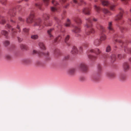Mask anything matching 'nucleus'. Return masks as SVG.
I'll list each match as a JSON object with an SVG mask.
<instances>
[{
	"label": "nucleus",
	"instance_id": "obj_38",
	"mask_svg": "<svg viewBox=\"0 0 131 131\" xmlns=\"http://www.w3.org/2000/svg\"><path fill=\"white\" fill-rule=\"evenodd\" d=\"M70 20L68 19H67L66 23L65 24V26L66 27H69L70 25Z\"/></svg>",
	"mask_w": 131,
	"mask_h": 131
},
{
	"label": "nucleus",
	"instance_id": "obj_17",
	"mask_svg": "<svg viewBox=\"0 0 131 131\" xmlns=\"http://www.w3.org/2000/svg\"><path fill=\"white\" fill-rule=\"evenodd\" d=\"M78 52V50L77 47L75 46H73L71 52L73 54L77 53Z\"/></svg>",
	"mask_w": 131,
	"mask_h": 131
},
{
	"label": "nucleus",
	"instance_id": "obj_22",
	"mask_svg": "<svg viewBox=\"0 0 131 131\" xmlns=\"http://www.w3.org/2000/svg\"><path fill=\"white\" fill-rule=\"evenodd\" d=\"M88 58L92 60H93L96 59L97 58V57L96 56L90 55L89 54L88 55Z\"/></svg>",
	"mask_w": 131,
	"mask_h": 131
},
{
	"label": "nucleus",
	"instance_id": "obj_45",
	"mask_svg": "<svg viewBox=\"0 0 131 131\" xmlns=\"http://www.w3.org/2000/svg\"><path fill=\"white\" fill-rule=\"evenodd\" d=\"M35 5L36 6L38 7V8L40 9V8L41 6L42 5L41 4L39 3L36 4Z\"/></svg>",
	"mask_w": 131,
	"mask_h": 131
},
{
	"label": "nucleus",
	"instance_id": "obj_13",
	"mask_svg": "<svg viewBox=\"0 0 131 131\" xmlns=\"http://www.w3.org/2000/svg\"><path fill=\"white\" fill-rule=\"evenodd\" d=\"M124 70L126 71L128 70L129 68V65L128 62H125L123 66Z\"/></svg>",
	"mask_w": 131,
	"mask_h": 131
},
{
	"label": "nucleus",
	"instance_id": "obj_51",
	"mask_svg": "<svg viewBox=\"0 0 131 131\" xmlns=\"http://www.w3.org/2000/svg\"><path fill=\"white\" fill-rule=\"evenodd\" d=\"M6 58L8 60L10 59L11 58V56L9 55H7L6 56Z\"/></svg>",
	"mask_w": 131,
	"mask_h": 131
},
{
	"label": "nucleus",
	"instance_id": "obj_36",
	"mask_svg": "<svg viewBox=\"0 0 131 131\" xmlns=\"http://www.w3.org/2000/svg\"><path fill=\"white\" fill-rule=\"evenodd\" d=\"M38 38V36L37 35H32L31 36V38L33 39H36Z\"/></svg>",
	"mask_w": 131,
	"mask_h": 131
},
{
	"label": "nucleus",
	"instance_id": "obj_20",
	"mask_svg": "<svg viewBox=\"0 0 131 131\" xmlns=\"http://www.w3.org/2000/svg\"><path fill=\"white\" fill-rule=\"evenodd\" d=\"M39 46L40 48L42 50H45L46 48L43 43L42 42H40L39 43Z\"/></svg>",
	"mask_w": 131,
	"mask_h": 131
},
{
	"label": "nucleus",
	"instance_id": "obj_10",
	"mask_svg": "<svg viewBox=\"0 0 131 131\" xmlns=\"http://www.w3.org/2000/svg\"><path fill=\"white\" fill-rule=\"evenodd\" d=\"M8 28L11 30L12 36L13 37L16 32V30L12 27L9 24H7L6 26Z\"/></svg>",
	"mask_w": 131,
	"mask_h": 131
},
{
	"label": "nucleus",
	"instance_id": "obj_15",
	"mask_svg": "<svg viewBox=\"0 0 131 131\" xmlns=\"http://www.w3.org/2000/svg\"><path fill=\"white\" fill-rule=\"evenodd\" d=\"M101 43V41L100 39H96L93 41V43L94 45L96 46H99Z\"/></svg>",
	"mask_w": 131,
	"mask_h": 131
},
{
	"label": "nucleus",
	"instance_id": "obj_48",
	"mask_svg": "<svg viewBox=\"0 0 131 131\" xmlns=\"http://www.w3.org/2000/svg\"><path fill=\"white\" fill-rule=\"evenodd\" d=\"M124 57L125 55H122L121 54L118 55V57L119 59H121L122 58H123Z\"/></svg>",
	"mask_w": 131,
	"mask_h": 131
},
{
	"label": "nucleus",
	"instance_id": "obj_33",
	"mask_svg": "<svg viewBox=\"0 0 131 131\" xmlns=\"http://www.w3.org/2000/svg\"><path fill=\"white\" fill-rule=\"evenodd\" d=\"M124 51L126 52L130 53H131V48H128L127 47H126L124 49Z\"/></svg>",
	"mask_w": 131,
	"mask_h": 131
},
{
	"label": "nucleus",
	"instance_id": "obj_6",
	"mask_svg": "<svg viewBox=\"0 0 131 131\" xmlns=\"http://www.w3.org/2000/svg\"><path fill=\"white\" fill-rule=\"evenodd\" d=\"M16 10V9L14 8L10 9L8 13V14L10 17V22L13 23H15V21L13 20L12 18L15 16Z\"/></svg>",
	"mask_w": 131,
	"mask_h": 131
},
{
	"label": "nucleus",
	"instance_id": "obj_25",
	"mask_svg": "<svg viewBox=\"0 0 131 131\" xmlns=\"http://www.w3.org/2000/svg\"><path fill=\"white\" fill-rule=\"evenodd\" d=\"M70 38V36L69 35H68L65 38L64 40V41L66 45L68 46H70V44L67 41L69 40Z\"/></svg>",
	"mask_w": 131,
	"mask_h": 131
},
{
	"label": "nucleus",
	"instance_id": "obj_58",
	"mask_svg": "<svg viewBox=\"0 0 131 131\" xmlns=\"http://www.w3.org/2000/svg\"><path fill=\"white\" fill-rule=\"evenodd\" d=\"M121 29V30H122V31H123V30H126V28H125L124 27H122Z\"/></svg>",
	"mask_w": 131,
	"mask_h": 131
},
{
	"label": "nucleus",
	"instance_id": "obj_16",
	"mask_svg": "<svg viewBox=\"0 0 131 131\" xmlns=\"http://www.w3.org/2000/svg\"><path fill=\"white\" fill-rule=\"evenodd\" d=\"M90 10L88 8H84L82 10L83 12L86 15H89L90 14Z\"/></svg>",
	"mask_w": 131,
	"mask_h": 131
},
{
	"label": "nucleus",
	"instance_id": "obj_28",
	"mask_svg": "<svg viewBox=\"0 0 131 131\" xmlns=\"http://www.w3.org/2000/svg\"><path fill=\"white\" fill-rule=\"evenodd\" d=\"M103 11L105 14H107L109 15H111V14L108 11V10L106 8L103 9Z\"/></svg>",
	"mask_w": 131,
	"mask_h": 131
},
{
	"label": "nucleus",
	"instance_id": "obj_31",
	"mask_svg": "<svg viewBox=\"0 0 131 131\" xmlns=\"http://www.w3.org/2000/svg\"><path fill=\"white\" fill-rule=\"evenodd\" d=\"M116 58V56L115 54H113L110 56V59L112 62L115 61Z\"/></svg>",
	"mask_w": 131,
	"mask_h": 131
},
{
	"label": "nucleus",
	"instance_id": "obj_54",
	"mask_svg": "<svg viewBox=\"0 0 131 131\" xmlns=\"http://www.w3.org/2000/svg\"><path fill=\"white\" fill-rule=\"evenodd\" d=\"M19 20L22 21H24V19L21 17H19L18 18Z\"/></svg>",
	"mask_w": 131,
	"mask_h": 131
},
{
	"label": "nucleus",
	"instance_id": "obj_19",
	"mask_svg": "<svg viewBox=\"0 0 131 131\" xmlns=\"http://www.w3.org/2000/svg\"><path fill=\"white\" fill-rule=\"evenodd\" d=\"M1 33L2 35L5 36L6 38H8V32L7 31L4 30H3L1 31Z\"/></svg>",
	"mask_w": 131,
	"mask_h": 131
},
{
	"label": "nucleus",
	"instance_id": "obj_37",
	"mask_svg": "<svg viewBox=\"0 0 131 131\" xmlns=\"http://www.w3.org/2000/svg\"><path fill=\"white\" fill-rule=\"evenodd\" d=\"M94 8L98 13L99 12L100 10V8L95 5L94 6Z\"/></svg>",
	"mask_w": 131,
	"mask_h": 131
},
{
	"label": "nucleus",
	"instance_id": "obj_27",
	"mask_svg": "<svg viewBox=\"0 0 131 131\" xmlns=\"http://www.w3.org/2000/svg\"><path fill=\"white\" fill-rule=\"evenodd\" d=\"M75 71V70L74 69H71L68 70V73L69 75H72L74 73Z\"/></svg>",
	"mask_w": 131,
	"mask_h": 131
},
{
	"label": "nucleus",
	"instance_id": "obj_21",
	"mask_svg": "<svg viewBox=\"0 0 131 131\" xmlns=\"http://www.w3.org/2000/svg\"><path fill=\"white\" fill-rule=\"evenodd\" d=\"M62 38L61 36L60 35L55 39L54 40L55 43H58L59 42Z\"/></svg>",
	"mask_w": 131,
	"mask_h": 131
},
{
	"label": "nucleus",
	"instance_id": "obj_3",
	"mask_svg": "<svg viewBox=\"0 0 131 131\" xmlns=\"http://www.w3.org/2000/svg\"><path fill=\"white\" fill-rule=\"evenodd\" d=\"M96 27L100 31V40L101 41H105L106 39V35L103 34L105 31L104 28L101 24H98Z\"/></svg>",
	"mask_w": 131,
	"mask_h": 131
},
{
	"label": "nucleus",
	"instance_id": "obj_42",
	"mask_svg": "<svg viewBox=\"0 0 131 131\" xmlns=\"http://www.w3.org/2000/svg\"><path fill=\"white\" fill-rule=\"evenodd\" d=\"M51 10L52 12H56L57 11L56 8L54 7H51Z\"/></svg>",
	"mask_w": 131,
	"mask_h": 131
},
{
	"label": "nucleus",
	"instance_id": "obj_7",
	"mask_svg": "<svg viewBox=\"0 0 131 131\" xmlns=\"http://www.w3.org/2000/svg\"><path fill=\"white\" fill-rule=\"evenodd\" d=\"M34 17V13L33 12H31L29 17L26 20V22L28 24L31 23L33 21V18Z\"/></svg>",
	"mask_w": 131,
	"mask_h": 131
},
{
	"label": "nucleus",
	"instance_id": "obj_29",
	"mask_svg": "<svg viewBox=\"0 0 131 131\" xmlns=\"http://www.w3.org/2000/svg\"><path fill=\"white\" fill-rule=\"evenodd\" d=\"M54 29L53 28H51L48 30L47 31V32L49 35V37L51 38L53 37V36L51 34V33L53 30Z\"/></svg>",
	"mask_w": 131,
	"mask_h": 131
},
{
	"label": "nucleus",
	"instance_id": "obj_62",
	"mask_svg": "<svg viewBox=\"0 0 131 131\" xmlns=\"http://www.w3.org/2000/svg\"><path fill=\"white\" fill-rule=\"evenodd\" d=\"M80 2H81V3L82 4H83V3H85V2L84 1H83V0H81V1H80Z\"/></svg>",
	"mask_w": 131,
	"mask_h": 131
},
{
	"label": "nucleus",
	"instance_id": "obj_57",
	"mask_svg": "<svg viewBox=\"0 0 131 131\" xmlns=\"http://www.w3.org/2000/svg\"><path fill=\"white\" fill-rule=\"evenodd\" d=\"M17 29H18L19 32H20L21 31V30H20V29L19 27V26L18 25H17Z\"/></svg>",
	"mask_w": 131,
	"mask_h": 131
},
{
	"label": "nucleus",
	"instance_id": "obj_46",
	"mask_svg": "<svg viewBox=\"0 0 131 131\" xmlns=\"http://www.w3.org/2000/svg\"><path fill=\"white\" fill-rule=\"evenodd\" d=\"M97 68L99 71H101L102 69V67L100 64H99L97 66Z\"/></svg>",
	"mask_w": 131,
	"mask_h": 131
},
{
	"label": "nucleus",
	"instance_id": "obj_50",
	"mask_svg": "<svg viewBox=\"0 0 131 131\" xmlns=\"http://www.w3.org/2000/svg\"><path fill=\"white\" fill-rule=\"evenodd\" d=\"M41 64V63L40 61H38L36 62V64L37 66H38L40 65Z\"/></svg>",
	"mask_w": 131,
	"mask_h": 131
},
{
	"label": "nucleus",
	"instance_id": "obj_5",
	"mask_svg": "<svg viewBox=\"0 0 131 131\" xmlns=\"http://www.w3.org/2000/svg\"><path fill=\"white\" fill-rule=\"evenodd\" d=\"M102 5L104 6H109L111 10H114L115 7V5L112 4L107 1L105 0H100Z\"/></svg>",
	"mask_w": 131,
	"mask_h": 131
},
{
	"label": "nucleus",
	"instance_id": "obj_34",
	"mask_svg": "<svg viewBox=\"0 0 131 131\" xmlns=\"http://www.w3.org/2000/svg\"><path fill=\"white\" fill-rule=\"evenodd\" d=\"M10 44L8 40H5L4 41V45L5 47H7Z\"/></svg>",
	"mask_w": 131,
	"mask_h": 131
},
{
	"label": "nucleus",
	"instance_id": "obj_59",
	"mask_svg": "<svg viewBox=\"0 0 131 131\" xmlns=\"http://www.w3.org/2000/svg\"><path fill=\"white\" fill-rule=\"evenodd\" d=\"M128 22L129 24H131V19H128Z\"/></svg>",
	"mask_w": 131,
	"mask_h": 131
},
{
	"label": "nucleus",
	"instance_id": "obj_26",
	"mask_svg": "<svg viewBox=\"0 0 131 131\" xmlns=\"http://www.w3.org/2000/svg\"><path fill=\"white\" fill-rule=\"evenodd\" d=\"M54 54L56 56H58L60 54V52L58 49H55L54 51Z\"/></svg>",
	"mask_w": 131,
	"mask_h": 131
},
{
	"label": "nucleus",
	"instance_id": "obj_14",
	"mask_svg": "<svg viewBox=\"0 0 131 131\" xmlns=\"http://www.w3.org/2000/svg\"><path fill=\"white\" fill-rule=\"evenodd\" d=\"M108 29L111 33H112L111 31L112 32L114 31V30L113 27L112 22H109V23L108 27Z\"/></svg>",
	"mask_w": 131,
	"mask_h": 131
},
{
	"label": "nucleus",
	"instance_id": "obj_55",
	"mask_svg": "<svg viewBox=\"0 0 131 131\" xmlns=\"http://www.w3.org/2000/svg\"><path fill=\"white\" fill-rule=\"evenodd\" d=\"M18 39V41L19 42H21L22 40V39L21 38L19 37H17Z\"/></svg>",
	"mask_w": 131,
	"mask_h": 131
},
{
	"label": "nucleus",
	"instance_id": "obj_63",
	"mask_svg": "<svg viewBox=\"0 0 131 131\" xmlns=\"http://www.w3.org/2000/svg\"><path fill=\"white\" fill-rule=\"evenodd\" d=\"M117 0H112V1L114 2H116Z\"/></svg>",
	"mask_w": 131,
	"mask_h": 131
},
{
	"label": "nucleus",
	"instance_id": "obj_49",
	"mask_svg": "<svg viewBox=\"0 0 131 131\" xmlns=\"http://www.w3.org/2000/svg\"><path fill=\"white\" fill-rule=\"evenodd\" d=\"M111 48L110 46H108L106 48V51L107 52H109L111 50Z\"/></svg>",
	"mask_w": 131,
	"mask_h": 131
},
{
	"label": "nucleus",
	"instance_id": "obj_12",
	"mask_svg": "<svg viewBox=\"0 0 131 131\" xmlns=\"http://www.w3.org/2000/svg\"><path fill=\"white\" fill-rule=\"evenodd\" d=\"M72 31L76 34L80 32L81 30L79 27L75 26L73 29L72 30Z\"/></svg>",
	"mask_w": 131,
	"mask_h": 131
},
{
	"label": "nucleus",
	"instance_id": "obj_60",
	"mask_svg": "<svg viewBox=\"0 0 131 131\" xmlns=\"http://www.w3.org/2000/svg\"><path fill=\"white\" fill-rule=\"evenodd\" d=\"M69 57V56L68 55L67 56L65 57V59H67Z\"/></svg>",
	"mask_w": 131,
	"mask_h": 131
},
{
	"label": "nucleus",
	"instance_id": "obj_41",
	"mask_svg": "<svg viewBox=\"0 0 131 131\" xmlns=\"http://www.w3.org/2000/svg\"><path fill=\"white\" fill-rule=\"evenodd\" d=\"M126 76L124 75H122L120 76V79L122 80H124L126 79Z\"/></svg>",
	"mask_w": 131,
	"mask_h": 131
},
{
	"label": "nucleus",
	"instance_id": "obj_9",
	"mask_svg": "<svg viewBox=\"0 0 131 131\" xmlns=\"http://www.w3.org/2000/svg\"><path fill=\"white\" fill-rule=\"evenodd\" d=\"M79 68L81 70L84 71H86L88 69V68L86 64L85 63H82L79 66Z\"/></svg>",
	"mask_w": 131,
	"mask_h": 131
},
{
	"label": "nucleus",
	"instance_id": "obj_30",
	"mask_svg": "<svg viewBox=\"0 0 131 131\" xmlns=\"http://www.w3.org/2000/svg\"><path fill=\"white\" fill-rule=\"evenodd\" d=\"M5 22V21L4 17L0 16V23L3 24H4Z\"/></svg>",
	"mask_w": 131,
	"mask_h": 131
},
{
	"label": "nucleus",
	"instance_id": "obj_18",
	"mask_svg": "<svg viewBox=\"0 0 131 131\" xmlns=\"http://www.w3.org/2000/svg\"><path fill=\"white\" fill-rule=\"evenodd\" d=\"M74 20L78 25L82 23L81 19L78 17H75L74 19Z\"/></svg>",
	"mask_w": 131,
	"mask_h": 131
},
{
	"label": "nucleus",
	"instance_id": "obj_39",
	"mask_svg": "<svg viewBox=\"0 0 131 131\" xmlns=\"http://www.w3.org/2000/svg\"><path fill=\"white\" fill-rule=\"evenodd\" d=\"M43 1L46 6H47L48 5L49 2V0H43Z\"/></svg>",
	"mask_w": 131,
	"mask_h": 131
},
{
	"label": "nucleus",
	"instance_id": "obj_32",
	"mask_svg": "<svg viewBox=\"0 0 131 131\" xmlns=\"http://www.w3.org/2000/svg\"><path fill=\"white\" fill-rule=\"evenodd\" d=\"M20 47L22 50H26L27 48V46L26 45L23 44L20 45Z\"/></svg>",
	"mask_w": 131,
	"mask_h": 131
},
{
	"label": "nucleus",
	"instance_id": "obj_40",
	"mask_svg": "<svg viewBox=\"0 0 131 131\" xmlns=\"http://www.w3.org/2000/svg\"><path fill=\"white\" fill-rule=\"evenodd\" d=\"M2 4L4 5H5L6 3V0H0Z\"/></svg>",
	"mask_w": 131,
	"mask_h": 131
},
{
	"label": "nucleus",
	"instance_id": "obj_2",
	"mask_svg": "<svg viewBox=\"0 0 131 131\" xmlns=\"http://www.w3.org/2000/svg\"><path fill=\"white\" fill-rule=\"evenodd\" d=\"M86 23L85 26L87 28H89V30H87L85 31V34L87 35H89L90 34H93L95 32V30L92 27V24H91L92 20L90 18L86 19Z\"/></svg>",
	"mask_w": 131,
	"mask_h": 131
},
{
	"label": "nucleus",
	"instance_id": "obj_52",
	"mask_svg": "<svg viewBox=\"0 0 131 131\" xmlns=\"http://www.w3.org/2000/svg\"><path fill=\"white\" fill-rule=\"evenodd\" d=\"M60 1L61 3L63 4L66 2V0H60Z\"/></svg>",
	"mask_w": 131,
	"mask_h": 131
},
{
	"label": "nucleus",
	"instance_id": "obj_35",
	"mask_svg": "<svg viewBox=\"0 0 131 131\" xmlns=\"http://www.w3.org/2000/svg\"><path fill=\"white\" fill-rule=\"evenodd\" d=\"M23 62L25 64H28L31 62L30 60L28 59H24L23 61Z\"/></svg>",
	"mask_w": 131,
	"mask_h": 131
},
{
	"label": "nucleus",
	"instance_id": "obj_44",
	"mask_svg": "<svg viewBox=\"0 0 131 131\" xmlns=\"http://www.w3.org/2000/svg\"><path fill=\"white\" fill-rule=\"evenodd\" d=\"M29 31V29H28L24 28L23 29V31L25 33H27Z\"/></svg>",
	"mask_w": 131,
	"mask_h": 131
},
{
	"label": "nucleus",
	"instance_id": "obj_4",
	"mask_svg": "<svg viewBox=\"0 0 131 131\" xmlns=\"http://www.w3.org/2000/svg\"><path fill=\"white\" fill-rule=\"evenodd\" d=\"M119 13L116 15L115 17V20L116 21L120 20L119 22V24H122L124 22V20L122 19L124 13L123 10L121 8H119Z\"/></svg>",
	"mask_w": 131,
	"mask_h": 131
},
{
	"label": "nucleus",
	"instance_id": "obj_8",
	"mask_svg": "<svg viewBox=\"0 0 131 131\" xmlns=\"http://www.w3.org/2000/svg\"><path fill=\"white\" fill-rule=\"evenodd\" d=\"M90 52H93L94 53L97 55H99L101 53V51L99 49L96 48L94 49H90L88 51V53H89Z\"/></svg>",
	"mask_w": 131,
	"mask_h": 131
},
{
	"label": "nucleus",
	"instance_id": "obj_23",
	"mask_svg": "<svg viewBox=\"0 0 131 131\" xmlns=\"http://www.w3.org/2000/svg\"><path fill=\"white\" fill-rule=\"evenodd\" d=\"M115 74L114 73L108 72L107 73V76L111 78H114L115 76Z\"/></svg>",
	"mask_w": 131,
	"mask_h": 131
},
{
	"label": "nucleus",
	"instance_id": "obj_47",
	"mask_svg": "<svg viewBox=\"0 0 131 131\" xmlns=\"http://www.w3.org/2000/svg\"><path fill=\"white\" fill-rule=\"evenodd\" d=\"M52 3L54 5H57L58 4V3L57 2L54 1V0H52Z\"/></svg>",
	"mask_w": 131,
	"mask_h": 131
},
{
	"label": "nucleus",
	"instance_id": "obj_64",
	"mask_svg": "<svg viewBox=\"0 0 131 131\" xmlns=\"http://www.w3.org/2000/svg\"><path fill=\"white\" fill-rule=\"evenodd\" d=\"M129 61L131 62V57L129 58Z\"/></svg>",
	"mask_w": 131,
	"mask_h": 131
},
{
	"label": "nucleus",
	"instance_id": "obj_61",
	"mask_svg": "<svg viewBox=\"0 0 131 131\" xmlns=\"http://www.w3.org/2000/svg\"><path fill=\"white\" fill-rule=\"evenodd\" d=\"M93 20L94 21H96L97 20V19L96 18H94L93 19Z\"/></svg>",
	"mask_w": 131,
	"mask_h": 131
},
{
	"label": "nucleus",
	"instance_id": "obj_56",
	"mask_svg": "<svg viewBox=\"0 0 131 131\" xmlns=\"http://www.w3.org/2000/svg\"><path fill=\"white\" fill-rule=\"evenodd\" d=\"M72 1H73V2H71V4L73 2L75 4H77V1H76V0H72Z\"/></svg>",
	"mask_w": 131,
	"mask_h": 131
},
{
	"label": "nucleus",
	"instance_id": "obj_43",
	"mask_svg": "<svg viewBox=\"0 0 131 131\" xmlns=\"http://www.w3.org/2000/svg\"><path fill=\"white\" fill-rule=\"evenodd\" d=\"M85 78L83 77H81L80 78V80L82 82H83L85 81Z\"/></svg>",
	"mask_w": 131,
	"mask_h": 131
},
{
	"label": "nucleus",
	"instance_id": "obj_1",
	"mask_svg": "<svg viewBox=\"0 0 131 131\" xmlns=\"http://www.w3.org/2000/svg\"><path fill=\"white\" fill-rule=\"evenodd\" d=\"M43 19L44 21H42L41 18H39L35 21L34 26H39V29L43 28L45 26H50L52 25V21H49L47 22L46 20L48 19L49 18V15L46 13L43 14L42 16Z\"/></svg>",
	"mask_w": 131,
	"mask_h": 131
},
{
	"label": "nucleus",
	"instance_id": "obj_53",
	"mask_svg": "<svg viewBox=\"0 0 131 131\" xmlns=\"http://www.w3.org/2000/svg\"><path fill=\"white\" fill-rule=\"evenodd\" d=\"M54 19L57 21V23H58L59 20L56 17H54Z\"/></svg>",
	"mask_w": 131,
	"mask_h": 131
},
{
	"label": "nucleus",
	"instance_id": "obj_24",
	"mask_svg": "<svg viewBox=\"0 0 131 131\" xmlns=\"http://www.w3.org/2000/svg\"><path fill=\"white\" fill-rule=\"evenodd\" d=\"M88 43H85L83 44L82 46H80L79 48V50L81 52L82 50V49L83 47H86L88 46Z\"/></svg>",
	"mask_w": 131,
	"mask_h": 131
},
{
	"label": "nucleus",
	"instance_id": "obj_11",
	"mask_svg": "<svg viewBox=\"0 0 131 131\" xmlns=\"http://www.w3.org/2000/svg\"><path fill=\"white\" fill-rule=\"evenodd\" d=\"M33 53L34 54L38 53V54L40 56H42V55H45L46 56H49V53L47 52L44 53L43 52L39 53V52L36 50H34L33 51Z\"/></svg>",
	"mask_w": 131,
	"mask_h": 131
}]
</instances>
